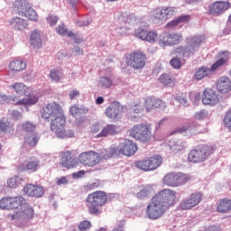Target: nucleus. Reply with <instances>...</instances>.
I'll return each mask as SVG.
<instances>
[{
    "instance_id": "obj_41",
    "label": "nucleus",
    "mask_w": 231,
    "mask_h": 231,
    "mask_svg": "<svg viewBox=\"0 0 231 231\" xmlns=\"http://www.w3.org/2000/svg\"><path fill=\"white\" fill-rule=\"evenodd\" d=\"M153 20L156 23H165V21H167L163 13V9H155L153 11Z\"/></svg>"
},
{
    "instance_id": "obj_33",
    "label": "nucleus",
    "mask_w": 231,
    "mask_h": 231,
    "mask_svg": "<svg viewBox=\"0 0 231 231\" xmlns=\"http://www.w3.org/2000/svg\"><path fill=\"white\" fill-rule=\"evenodd\" d=\"M135 190H139L136 194L137 199H145L148 196L152 194V188L151 186H138Z\"/></svg>"
},
{
    "instance_id": "obj_2",
    "label": "nucleus",
    "mask_w": 231,
    "mask_h": 231,
    "mask_svg": "<svg viewBox=\"0 0 231 231\" xmlns=\"http://www.w3.org/2000/svg\"><path fill=\"white\" fill-rule=\"evenodd\" d=\"M107 203V193L102 190H97L88 195L86 206L88 208L89 214L92 216H99L102 210L99 207H104Z\"/></svg>"
},
{
    "instance_id": "obj_43",
    "label": "nucleus",
    "mask_w": 231,
    "mask_h": 231,
    "mask_svg": "<svg viewBox=\"0 0 231 231\" xmlns=\"http://www.w3.org/2000/svg\"><path fill=\"white\" fill-rule=\"evenodd\" d=\"M23 179L19 178V176L12 177L7 180V185L10 189H16L21 185V181Z\"/></svg>"
},
{
    "instance_id": "obj_54",
    "label": "nucleus",
    "mask_w": 231,
    "mask_h": 231,
    "mask_svg": "<svg viewBox=\"0 0 231 231\" xmlns=\"http://www.w3.org/2000/svg\"><path fill=\"white\" fill-rule=\"evenodd\" d=\"M175 100L180 102L181 106H188L189 101L187 100V94H178L175 97Z\"/></svg>"
},
{
    "instance_id": "obj_10",
    "label": "nucleus",
    "mask_w": 231,
    "mask_h": 231,
    "mask_svg": "<svg viewBox=\"0 0 231 231\" xmlns=\"http://www.w3.org/2000/svg\"><path fill=\"white\" fill-rule=\"evenodd\" d=\"M64 114L62 106L57 102H51L42 107V116L45 120H53Z\"/></svg>"
},
{
    "instance_id": "obj_35",
    "label": "nucleus",
    "mask_w": 231,
    "mask_h": 231,
    "mask_svg": "<svg viewBox=\"0 0 231 231\" xmlns=\"http://www.w3.org/2000/svg\"><path fill=\"white\" fill-rule=\"evenodd\" d=\"M13 8L17 12L18 15H23L28 9V2L26 0H15Z\"/></svg>"
},
{
    "instance_id": "obj_32",
    "label": "nucleus",
    "mask_w": 231,
    "mask_h": 231,
    "mask_svg": "<svg viewBox=\"0 0 231 231\" xmlns=\"http://www.w3.org/2000/svg\"><path fill=\"white\" fill-rule=\"evenodd\" d=\"M13 89H14L17 95H22L27 97L32 93V88L27 87L23 83H15L11 86Z\"/></svg>"
},
{
    "instance_id": "obj_11",
    "label": "nucleus",
    "mask_w": 231,
    "mask_h": 231,
    "mask_svg": "<svg viewBox=\"0 0 231 231\" xmlns=\"http://www.w3.org/2000/svg\"><path fill=\"white\" fill-rule=\"evenodd\" d=\"M79 162L87 167H96L100 162V154L95 151L83 152L79 156Z\"/></svg>"
},
{
    "instance_id": "obj_37",
    "label": "nucleus",
    "mask_w": 231,
    "mask_h": 231,
    "mask_svg": "<svg viewBox=\"0 0 231 231\" xmlns=\"http://www.w3.org/2000/svg\"><path fill=\"white\" fill-rule=\"evenodd\" d=\"M212 70L208 67H200L198 69V70L195 72L194 78L196 80H203V79L208 77L210 75V72Z\"/></svg>"
},
{
    "instance_id": "obj_52",
    "label": "nucleus",
    "mask_w": 231,
    "mask_h": 231,
    "mask_svg": "<svg viewBox=\"0 0 231 231\" xmlns=\"http://www.w3.org/2000/svg\"><path fill=\"white\" fill-rule=\"evenodd\" d=\"M100 187V181L96 180L95 182L92 183H88L87 185L84 186V190L86 192H90V190H95Z\"/></svg>"
},
{
    "instance_id": "obj_4",
    "label": "nucleus",
    "mask_w": 231,
    "mask_h": 231,
    "mask_svg": "<svg viewBox=\"0 0 231 231\" xmlns=\"http://www.w3.org/2000/svg\"><path fill=\"white\" fill-rule=\"evenodd\" d=\"M129 134L134 140L141 142V143H149L152 138V128L148 123H142L134 125L129 130Z\"/></svg>"
},
{
    "instance_id": "obj_36",
    "label": "nucleus",
    "mask_w": 231,
    "mask_h": 231,
    "mask_svg": "<svg viewBox=\"0 0 231 231\" xmlns=\"http://www.w3.org/2000/svg\"><path fill=\"white\" fill-rule=\"evenodd\" d=\"M10 24L11 26H13V28H14V30L18 31L25 30V28L28 27V23H26V21L20 17H14L11 19Z\"/></svg>"
},
{
    "instance_id": "obj_6",
    "label": "nucleus",
    "mask_w": 231,
    "mask_h": 231,
    "mask_svg": "<svg viewBox=\"0 0 231 231\" xmlns=\"http://www.w3.org/2000/svg\"><path fill=\"white\" fill-rule=\"evenodd\" d=\"M66 125V116L64 114H61L53 119H51V129L53 133H55L58 138H73L75 134L73 131L66 132L64 130V126Z\"/></svg>"
},
{
    "instance_id": "obj_42",
    "label": "nucleus",
    "mask_w": 231,
    "mask_h": 231,
    "mask_svg": "<svg viewBox=\"0 0 231 231\" xmlns=\"http://www.w3.org/2000/svg\"><path fill=\"white\" fill-rule=\"evenodd\" d=\"M25 143H27V145H29L30 147H35V145H37L38 142H39V137L37 136L36 134H32L27 137H25L24 140Z\"/></svg>"
},
{
    "instance_id": "obj_58",
    "label": "nucleus",
    "mask_w": 231,
    "mask_h": 231,
    "mask_svg": "<svg viewBox=\"0 0 231 231\" xmlns=\"http://www.w3.org/2000/svg\"><path fill=\"white\" fill-rule=\"evenodd\" d=\"M179 24H185V23H189L190 21V15L183 14L177 18Z\"/></svg>"
},
{
    "instance_id": "obj_21",
    "label": "nucleus",
    "mask_w": 231,
    "mask_h": 231,
    "mask_svg": "<svg viewBox=\"0 0 231 231\" xmlns=\"http://www.w3.org/2000/svg\"><path fill=\"white\" fill-rule=\"evenodd\" d=\"M39 102V97L31 96L26 98H22L19 96L11 97L10 104H14V106H33Z\"/></svg>"
},
{
    "instance_id": "obj_48",
    "label": "nucleus",
    "mask_w": 231,
    "mask_h": 231,
    "mask_svg": "<svg viewBox=\"0 0 231 231\" xmlns=\"http://www.w3.org/2000/svg\"><path fill=\"white\" fill-rule=\"evenodd\" d=\"M14 129V125L10 124V122H3L0 120V132L1 133H8V131H12Z\"/></svg>"
},
{
    "instance_id": "obj_9",
    "label": "nucleus",
    "mask_w": 231,
    "mask_h": 231,
    "mask_svg": "<svg viewBox=\"0 0 231 231\" xmlns=\"http://www.w3.org/2000/svg\"><path fill=\"white\" fill-rule=\"evenodd\" d=\"M26 205V199L23 196L5 197L0 200V208L2 210H14Z\"/></svg>"
},
{
    "instance_id": "obj_23",
    "label": "nucleus",
    "mask_w": 231,
    "mask_h": 231,
    "mask_svg": "<svg viewBox=\"0 0 231 231\" xmlns=\"http://www.w3.org/2000/svg\"><path fill=\"white\" fill-rule=\"evenodd\" d=\"M39 167H41V161L37 157H32L29 159L26 165H19L18 171H30V172H37L39 171Z\"/></svg>"
},
{
    "instance_id": "obj_16",
    "label": "nucleus",
    "mask_w": 231,
    "mask_h": 231,
    "mask_svg": "<svg viewBox=\"0 0 231 231\" xmlns=\"http://www.w3.org/2000/svg\"><path fill=\"white\" fill-rule=\"evenodd\" d=\"M136 151H138V146L131 140H125L120 146H117L118 156H120V154L124 156H133Z\"/></svg>"
},
{
    "instance_id": "obj_61",
    "label": "nucleus",
    "mask_w": 231,
    "mask_h": 231,
    "mask_svg": "<svg viewBox=\"0 0 231 231\" xmlns=\"http://www.w3.org/2000/svg\"><path fill=\"white\" fill-rule=\"evenodd\" d=\"M123 20L125 23L131 24L133 21H136V16H134V14H126L123 17Z\"/></svg>"
},
{
    "instance_id": "obj_64",
    "label": "nucleus",
    "mask_w": 231,
    "mask_h": 231,
    "mask_svg": "<svg viewBox=\"0 0 231 231\" xmlns=\"http://www.w3.org/2000/svg\"><path fill=\"white\" fill-rule=\"evenodd\" d=\"M78 97H80V92L77 89L70 91L69 94V97L70 98V100H75V98H77Z\"/></svg>"
},
{
    "instance_id": "obj_13",
    "label": "nucleus",
    "mask_w": 231,
    "mask_h": 231,
    "mask_svg": "<svg viewBox=\"0 0 231 231\" xmlns=\"http://www.w3.org/2000/svg\"><path fill=\"white\" fill-rule=\"evenodd\" d=\"M183 41V35L177 32H164L159 40L160 46H176Z\"/></svg>"
},
{
    "instance_id": "obj_30",
    "label": "nucleus",
    "mask_w": 231,
    "mask_h": 231,
    "mask_svg": "<svg viewBox=\"0 0 231 231\" xmlns=\"http://www.w3.org/2000/svg\"><path fill=\"white\" fill-rule=\"evenodd\" d=\"M99 154L100 162L102 160H109V158H115V156H118V150L117 147H110L108 149H103Z\"/></svg>"
},
{
    "instance_id": "obj_45",
    "label": "nucleus",
    "mask_w": 231,
    "mask_h": 231,
    "mask_svg": "<svg viewBox=\"0 0 231 231\" xmlns=\"http://www.w3.org/2000/svg\"><path fill=\"white\" fill-rule=\"evenodd\" d=\"M99 86H101V88H105V89H108L113 86V79L107 77H103L99 79Z\"/></svg>"
},
{
    "instance_id": "obj_24",
    "label": "nucleus",
    "mask_w": 231,
    "mask_h": 231,
    "mask_svg": "<svg viewBox=\"0 0 231 231\" xmlns=\"http://www.w3.org/2000/svg\"><path fill=\"white\" fill-rule=\"evenodd\" d=\"M175 133H179L180 134H184V136H188L189 138H190V136H194V134H198V125L194 123L185 125L180 128H177L175 130Z\"/></svg>"
},
{
    "instance_id": "obj_51",
    "label": "nucleus",
    "mask_w": 231,
    "mask_h": 231,
    "mask_svg": "<svg viewBox=\"0 0 231 231\" xmlns=\"http://www.w3.org/2000/svg\"><path fill=\"white\" fill-rule=\"evenodd\" d=\"M49 77L53 82H59L60 80V70L55 69H51Z\"/></svg>"
},
{
    "instance_id": "obj_25",
    "label": "nucleus",
    "mask_w": 231,
    "mask_h": 231,
    "mask_svg": "<svg viewBox=\"0 0 231 231\" xmlns=\"http://www.w3.org/2000/svg\"><path fill=\"white\" fill-rule=\"evenodd\" d=\"M33 216H35V211L32 207H26L19 215V213H15L14 215H8L7 217L9 219H18L21 217L22 219L30 220L33 219Z\"/></svg>"
},
{
    "instance_id": "obj_15",
    "label": "nucleus",
    "mask_w": 231,
    "mask_h": 231,
    "mask_svg": "<svg viewBox=\"0 0 231 231\" xmlns=\"http://www.w3.org/2000/svg\"><path fill=\"white\" fill-rule=\"evenodd\" d=\"M60 165L65 169H75L79 165V161L71 152L65 151L60 152Z\"/></svg>"
},
{
    "instance_id": "obj_18",
    "label": "nucleus",
    "mask_w": 231,
    "mask_h": 231,
    "mask_svg": "<svg viewBox=\"0 0 231 231\" xmlns=\"http://www.w3.org/2000/svg\"><path fill=\"white\" fill-rule=\"evenodd\" d=\"M167 104L159 97H147L144 98V109L152 111V109H165Z\"/></svg>"
},
{
    "instance_id": "obj_26",
    "label": "nucleus",
    "mask_w": 231,
    "mask_h": 231,
    "mask_svg": "<svg viewBox=\"0 0 231 231\" xmlns=\"http://www.w3.org/2000/svg\"><path fill=\"white\" fill-rule=\"evenodd\" d=\"M120 133V127L116 125H106L101 132L96 135V138H106V136H113Z\"/></svg>"
},
{
    "instance_id": "obj_1",
    "label": "nucleus",
    "mask_w": 231,
    "mask_h": 231,
    "mask_svg": "<svg viewBox=\"0 0 231 231\" xmlns=\"http://www.w3.org/2000/svg\"><path fill=\"white\" fill-rule=\"evenodd\" d=\"M178 201V192L171 189L159 191L152 199L146 208V215L149 219H160L171 207H174Z\"/></svg>"
},
{
    "instance_id": "obj_59",
    "label": "nucleus",
    "mask_w": 231,
    "mask_h": 231,
    "mask_svg": "<svg viewBox=\"0 0 231 231\" xmlns=\"http://www.w3.org/2000/svg\"><path fill=\"white\" fill-rule=\"evenodd\" d=\"M69 113L72 115V116H79V115H80V107H79L77 105H74L70 106Z\"/></svg>"
},
{
    "instance_id": "obj_57",
    "label": "nucleus",
    "mask_w": 231,
    "mask_h": 231,
    "mask_svg": "<svg viewBox=\"0 0 231 231\" xmlns=\"http://www.w3.org/2000/svg\"><path fill=\"white\" fill-rule=\"evenodd\" d=\"M56 32L59 35H66L68 33V29L64 23H61L56 28Z\"/></svg>"
},
{
    "instance_id": "obj_46",
    "label": "nucleus",
    "mask_w": 231,
    "mask_h": 231,
    "mask_svg": "<svg viewBox=\"0 0 231 231\" xmlns=\"http://www.w3.org/2000/svg\"><path fill=\"white\" fill-rule=\"evenodd\" d=\"M22 129L25 133H33L37 129V126L33 123L25 122L22 124Z\"/></svg>"
},
{
    "instance_id": "obj_63",
    "label": "nucleus",
    "mask_w": 231,
    "mask_h": 231,
    "mask_svg": "<svg viewBox=\"0 0 231 231\" xmlns=\"http://www.w3.org/2000/svg\"><path fill=\"white\" fill-rule=\"evenodd\" d=\"M178 26H180V23H179L177 18H175V19L172 20V21H170V22L166 24V27H167V28H170V29L176 28V27H178Z\"/></svg>"
},
{
    "instance_id": "obj_55",
    "label": "nucleus",
    "mask_w": 231,
    "mask_h": 231,
    "mask_svg": "<svg viewBox=\"0 0 231 231\" xmlns=\"http://www.w3.org/2000/svg\"><path fill=\"white\" fill-rule=\"evenodd\" d=\"M224 125H226V127L231 131V109L228 110L224 116Z\"/></svg>"
},
{
    "instance_id": "obj_28",
    "label": "nucleus",
    "mask_w": 231,
    "mask_h": 231,
    "mask_svg": "<svg viewBox=\"0 0 231 231\" xmlns=\"http://www.w3.org/2000/svg\"><path fill=\"white\" fill-rule=\"evenodd\" d=\"M106 115L108 118H112L113 120L118 118V115H120V103L113 102L106 107Z\"/></svg>"
},
{
    "instance_id": "obj_5",
    "label": "nucleus",
    "mask_w": 231,
    "mask_h": 231,
    "mask_svg": "<svg viewBox=\"0 0 231 231\" xmlns=\"http://www.w3.org/2000/svg\"><path fill=\"white\" fill-rule=\"evenodd\" d=\"M205 42V37L203 35H195L187 39V46L180 47L177 49V53L181 57H190L194 55L196 51L199 50V46Z\"/></svg>"
},
{
    "instance_id": "obj_38",
    "label": "nucleus",
    "mask_w": 231,
    "mask_h": 231,
    "mask_svg": "<svg viewBox=\"0 0 231 231\" xmlns=\"http://www.w3.org/2000/svg\"><path fill=\"white\" fill-rule=\"evenodd\" d=\"M9 68L12 71H23V69H26V62L20 60H14L10 62Z\"/></svg>"
},
{
    "instance_id": "obj_50",
    "label": "nucleus",
    "mask_w": 231,
    "mask_h": 231,
    "mask_svg": "<svg viewBox=\"0 0 231 231\" xmlns=\"http://www.w3.org/2000/svg\"><path fill=\"white\" fill-rule=\"evenodd\" d=\"M194 118L195 120H207L208 118V112L207 110H200L199 112H196L194 114Z\"/></svg>"
},
{
    "instance_id": "obj_60",
    "label": "nucleus",
    "mask_w": 231,
    "mask_h": 231,
    "mask_svg": "<svg viewBox=\"0 0 231 231\" xmlns=\"http://www.w3.org/2000/svg\"><path fill=\"white\" fill-rule=\"evenodd\" d=\"M101 128H102V125H100V123L93 124L90 129L91 134H97V133H98Z\"/></svg>"
},
{
    "instance_id": "obj_49",
    "label": "nucleus",
    "mask_w": 231,
    "mask_h": 231,
    "mask_svg": "<svg viewBox=\"0 0 231 231\" xmlns=\"http://www.w3.org/2000/svg\"><path fill=\"white\" fill-rule=\"evenodd\" d=\"M162 12L164 14V17L167 21V19H171L172 15H175L176 10L174 7H162Z\"/></svg>"
},
{
    "instance_id": "obj_14",
    "label": "nucleus",
    "mask_w": 231,
    "mask_h": 231,
    "mask_svg": "<svg viewBox=\"0 0 231 231\" xmlns=\"http://www.w3.org/2000/svg\"><path fill=\"white\" fill-rule=\"evenodd\" d=\"M201 193H191L188 199H184L180 201L179 208H180V210H192V208L198 207V205L201 203Z\"/></svg>"
},
{
    "instance_id": "obj_29",
    "label": "nucleus",
    "mask_w": 231,
    "mask_h": 231,
    "mask_svg": "<svg viewBox=\"0 0 231 231\" xmlns=\"http://www.w3.org/2000/svg\"><path fill=\"white\" fill-rule=\"evenodd\" d=\"M160 84L166 88H174L176 86V79L171 74L163 73L158 79Z\"/></svg>"
},
{
    "instance_id": "obj_27",
    "label": "nucleus",
    "mask_w": 231,
    "mask_h": 231,
    "mask_svg": "<svg viewBox=\"0 0 231 231\" xmlns=\"http://www.w3.org/2000/svg\"><path fill=\"white\" fill-rule=\"evenodd\" d=\"M217 89L219 93H230L231 91V80L228 77H221L217 83Z\"/></svg>"
},
{
    "instance_id": "obj_20",
    "label": "nucleus",
    "mask_w": 231,
    "mask_h": 231,
    "mask_svg": "<svg viewBox=\"0 0 231 231\" xmlns=\"http://www.w3.org/2000/svg\"><path fill=\"white\" fill-rule=\"evenodd\" d=\"M217 60L212 64L210 69L211 71H217L219 68H223V66H226L228 61L230 60V51H221L217 54Z\"/></svg>"
},
{
    "instance_id": "obj_40",
    "label": "nucleus",
    "mask_w": 231,
    "mask_h": 231,
    "mask_svg": "<svg viewBox=\"0 0 231 231\" xmlns=\"http://www.w3.org/2000/svg\"><path fill=\"white\" fill-rule=\"evenodd\" d=\"M192 180V177L189 174L177 172V187H180L181 185H185V183H189Z\"/></svg>"
},
{
    "instance_id": "obj_19",
    "label": "nucleus",
    "mask_w": 231,
    "mask_h": 231,
    "mask_svg": "<svg viewBox=\"0 0 231 231\" xmlns=\"http://www.w3.org/2000/svg\"><path fill=\"white\" fill-rule=\"evenodd\" d=\"M134 36L146 42H156V41H158V32L154 31L147 32L143 29H137L134 32Z\"/></svg>"
},
{
    "instance_id": "obj_53",
    "label": "nucleus",
    "mask_w": 231,
    "mask_h": 231,
    "mask_svg": "<svg viewBox=\"0 0 231 231\" xmlns=\"http://www.w3.org/2000/svg\"><path fill=\"white\" fill-rule=\"evenodd\" d=\"M78 228L79 231H88L89 230V228H91V222H89L88 220H83L79 223Z\"/></svg>"
},
{
    "instance_id": "obj_31",
    "label": "nucleus",
    "mask_w": 231,
    "mask_h": 231,
    "mask_svg": "<svg viewBox=\"0 0 231 231\" xmlns=\"http://www.w3.org/2000/svg\"><path fill=\"white\" fill-rule=\"evenodd\" d=\"M231 210V199H222L217 205V212L219 214H228Z\"/></svg>"
},
{
    "instance_id": "obj_3",
    "label": "nucleus",
    "mask_w": 231,
    "mask_h": 231,
    "mask_svg": "<svg viewBox=\"0 0 231 231\" xmlns=\"http://www.w3.org/2000/svg\"><path fill=\"white\" fill-rule=\"evenodd\" d=\"M216 152V146L200 144L193 148L189 155L188 161L191 163H203L211 154Z\"/></svg>"
},
{
    "instance_id": "obj_47",
    "label": "nucleus",
    "mask_w": 231,
    "mask_h": 231,
    "mask_svg": "<svg viewBox=\"0 0 231 231\" xmlns=\"http://www.w3.org/2000/svg\"><path fill=\"white\" fill-rule=\"evenodd\" d=\"M171 149L173 152H181L185 149V144L181 141H177L173 145H171Z\"/></svg>"
},
{
    "instance_id": "obj_56",
    "label": "nucleus",
    "mask_w": 231,
    "mask_h": 231,
    "mask_svg": "<svg viewBox=\"0 0 231 231\" xmlns=\"http://www.w3.org/2000/svg\"><path fill=\"white\" fill-rule=\"evenodd\" d=\"M170 64L175 69H180V68H181V60H180V58H172L170 61Z\"/></svg>"
},
{
    "instance_id": "obj_22",
    "label": "nucleus",
    "mask_w": 231,
    "mask_h": 231,
    "mask_svg": "<svg viewBox=\"0 0 231 231\" xmlns=\"http://www.w3.org/2000/svg\"><path fill=\"white\" fill-rule=\"evenodd\" d=\"M23 192L31 198H42L44 188L39 185L28 184L23 188Z\"/></svg>"
},
{
    "instance_id": "obj_39",
    "label": "nucleus",
    "mask_w": 231,
    "mask_h": 231,
    "mask_svg": "<svg viewBox=\"0 0 231 231\" xmlns=\"http://www.w3.org/2000/svg\"><path fill=\"white\" fill-rule=\"evenodd\" d=\"M31 44L33 48H42V40H41V34L37 31H33L31 34Z\"/></svg>"
},
{
    "instance_id": "obj_12",
    "label": "nucleus",
    "mask_w": 231,
    "mask_h": 231,
    "mask_svg": "<svg viewBox=\"0 0 231 231\" xmlns=\"http://www.w3.org/2000/svg\"><path fill=\"white\" fill-rule=\"evenodd\" d=\"M230 8L231 3L228 0L215 1L208 5V14L209 15L219 17V15H223V14L227 12V10H230Z\"/></svg>"
},
{
    "instance_id": "obj_44",
    "label": "nucleus",
    "mask_w": 231,
    "mask_h": 231,
    "mask_svg": "<svg viewBox=\"0 0 231 231\" xmlns=\"http://www.w3.org/2000/svg\"><path fill=\"white\" fill-rule=\"evenodd\" d=\"M23 15L29 19V21H37V13L32 7H28Z\"/></svg>"
},
{
    "instance_id": "obj_62",
    "label": "nucleus",
    "mask_w": 231,
    "mask_h": 231,
    "mask_svg": "<svg viewBox=\"0 0 231 231\" xmlns=\"http://www.w3.org/2000/svg\"><path fill=\"white\" fill-rule=\"evenodd\" d=\"M68 183H69V180L66 177L58 178L56 181V185L58 186L68 185Z\"/></svg>"
},
{
    "instance_id": "obj_7",
    "label": "nucleus",
    "mask_w": 231,
    "mask_h": 231,
    "mask_svg": "<svg viewBox=\"0 0 231 231\" xmlns=\"http://www.w3.org/2000/svg\"><path fill=\"white\" fill-rule=\"evenodd\" d=\"M125 60L126 66L133 68V69H143L147 62V54L141 51H134L126 56Z\"/></svg>"
},
{
    "instance_id": "obj_17",
    "label": "nucleus",
    "mask_w": 231,
    "mask_h": 231,
    "mask_svg": "<svg viewBox=\"0 0 231 231\" xmlns=\"http://www.w3.org/2000/svg\"><path fill=\"white\" fill-rule=\"evenodd\" d=\"M202 104L204 106H216L219 104V94L212 88H205L202 94Z\"/></svg>"
},
{
    "instance_id": "obj_8",
    "label": "nucleus",
    "mask_w": 231,
    "mask_h": 231,
    "mask_svg": "<svg viewBox=\"0 0 231 231\" xmlns=\"http://www.w3.org/2000/svg\"><path fill=\"white\" fill-rule=\"evenodd\" d=\"M162 162H163V158L161 155H154L137 161L135 167L141 171H144V172H149L151 171H156L162 165Z\"/></svg>"
},
{
    "instance_id": "obj_34",
    "label": "nucleus",
    "mask_w": 231,
    "mask_h": 231,
    "mask_svg": "<svg viewBox=\"0 0 231 231\" xmlns=\"http://www.w3.org/2000/svg\"><path fill=\"white\" fill-rule=\"evenodd\" d=\"M163 183L168 187H178V172H170L163 178Z\"/></svg>"
}]
</instances>
